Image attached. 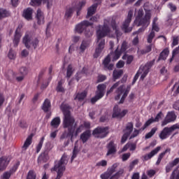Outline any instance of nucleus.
<instances>
[{"label":"nucleus","mask_w":179,"mask_h":179,"mask_svg":"<svg viewBox=\"0 0 179 179\" xmlns=\"http://www.w3.org/2000/svg\"><path fill=\"white\" fill-rule=\"evenodd\" d=\"M110 20H104L103 25L101 29H99L96 31V37H97V43L98 46L95 49V52L94 53V58H99L100 57V54L103 50H104V45H106V37L108 34H110Z\"/></svg>","instance_id":"obj_1"},{"label":"nucleus","mask_w":179,"mask_h":179,"mask_svg":"<svg viewBox=\"0 0 179 179\" xmlns=\"http://www.w3.org/2000/svg\"><path fill=\"white\" fill-rule=\"evenodd\" d=\"M71 106L68 103H62L60 106V110L64 115L63 127L68 128L69 136L72 138L75 134V129H76V123H75V117L71 115Z\"/></svg>","instance_id":"obj_2"},{"label":"nucleus","mask_w":179,"mask_h":179,"mask_svg":"<svg viewBox=\"0 0 179 179\" xmlns=\"http://www.w3.org/2000/svg\"><path fill=\"white\" fill-rule=\"evenodd\" d=\"M153 64H155L154 61H150L147 62L144 66L141 65L136 73V75L134 77L133 81H132V85H135L136 83V80L139 78V75H141V79L143 80L145 78L148 76L149 73V71L150 70V68L153 66Z\"/></svg>","instance_id":"obj_3"},{"label":"nucleus","mask_w":179,"mask_h":179,"mask_svg":"<svg viewBox=\"0 0 179 179\" xmlns=\"http://www.w3.org/2000/svg\"><path fill=\"white\" fill-rule=\"evenodd\" d=\"M22 43L28 50H29L31 47H33V48L36 50V48L38 47V43H40V41H38L37 38H34L33 39L31 36L27 33L23 37Z\"/></svg>","instance_id":"obj_4"},{"label":"nucleus","mask_w":179,"mask_h":179,"mask_svg":"<svg viewBox=\"0 0 179 179\" xmlns=\"http://www.w3.org/2000/svg\"><path fill=\"white\" fill-rule=\"evenodd\" d=\"M106 89H107V85L105 84L98 85L95 96L91 99L92 104L96 103V101H99V100L104 97V94H106Z\"/></svg>","instance_id":"obj_5"},{"label":"nucleus","mask_w":179,"mask_h":179,"mask_svg":"<svg viewBox=\"0 0 179 179\" xmlns=\"http://www.w3.org/2000/svg\"><path fill=\"white\" fill-rule=\"evenodd\" d=\"M176 129H179V124L176 123L175 124H173L170 127H164L159 134V138L162 141H164V139H167L176 131Z\"/></svg>","instance_id":"obj_6"},{"label":"nucleus","mask_w":179,"mask_h":179,"mask_svg":"<svg viewBox=\"0 0 179 179\" xmlns=\"http://www.w3.org/2000/svg\"><path fill=\"white\" fill-rule=\"evenodd\" d=\"M134 16V11L130 10L128 12V15L125 20L122 22L121 29L124 33H131L132 31V27H129L131 22L132 21V17Z\"/></svg>","instance_id":"obj_7"},{"label":"nucleus","mask_w":179,"mask_h":179,"mask_svg":"<svg viewBox=\"0 0 179 179\" xmlns=\"http://www.w3.org/2000/svg\"><path fill=\"white\" fill-rule=\"evenodd\" d=\"M151 17L152 14L149 11H147L145 14L144 17L134 20V24H136L138 27L142 26L145 27V29H146V27H148V26L150 24Z\"/></svg>","instance_id":"obj_8"},{"label":"nucleus","mask_w":179,"mask_h":179,"mask_svg":"<svg viewBox=\"0 0 179 179\" xmlns=\"http://www.w3.org/2000/svg\"><path fill=\"white\" fill-rule=\"evenodd\" d=\"M115 93L117 95L115 96V100L117 101L121 99L119 101V104H123L124 101H125V99H127V96H128V90H124V85H120L116 90Z\"/></svg>","instance_id":"obj_9"},{"label":"nucleus","mask_w":179,"mask_h":179,"mask_svg":"<svg viewBox=\"0 0 179 179\" xmlns=\"http://www.w3.org/2000/svg\"><path fill=\"white\" fill-rule=\"evenodd\" d=\"M134 131V123L132 122H128L126 124L125 129L123 130L124 134L121 139V143H125L131 134Z\"/></svg>","instance_id":"obj_10"},{"label":"nucleus","mask_w":179,"mask_h":179,"mask_svg":"<svg viewBox=\"0 0 179 179\" xmlns=\"http://www.w3.org/2000/svg\"><path fill=\"white\" fill-rule=\"evenodd\" d=\"M92 135H94L96 138H100L101 139H103V138H106V136L108 135V127H98L93 130Z\"/></svg>","instance_id":"obj_11"},{"label":"nucleus","mask_w":179,"mask_h":179,"mask_svg":"<svg viewBox=\"0 0 179 179\" xmlns=\"http://www.w3.org/2000/svg\"><path fill=\"white\" fill-rule=\"evenodd\" d=\"M177 120V115L174 110L169 111L167 113L164 120L161 123V127H166L167 124H171Z\"/></svg>","instance_id":"obj_12"},{"label":"nucleus","mask_w":179,"mask_h":179,"mask_svg":"<svg viewBox=\"0 0 179 179\" xmlns=\"http://www.w3.org/2000/svg\"><path fill=\"white\" fill-rule=\"evenodd\" d=\"M89 26H93V23L87 20H83L76 26V31L78 34H82Z\"/></svg>","instance_id":"obj_13"},{"label":"nucleus","mask_w":179,"mask_h":179,"mask_svg":"<svg viewBox=\"0 0 179 179\" xmlns=\"http://www.w3.org/2000/svg\"><path fill=\"white\" fill-rule=\"evenodd\" d=\"M164 115L163 114V112L160 111L159 113L157 114L155 116V118L151 117L148 120L145 122L143 127H142V129H146L147 127H149L151 124H153V122H159L162 118H163V116Z\"/></svg>","instance_id":"obj_14"},{"label":"nucleus","mask_w":179,"mask_h":179,"mask_svg":"<svg viewBox=\"0 0 179 179\" xmlns=\"http://www.w3.org/2000/svg\"><path fill=\"white\" fill-rule=\"evenodd\" d=\"M128 113L127 110H123L121 112V109L118 108V106H115L113 108V113L112 115L113 118H122L127 115V113Z\"/></svg>","instance_id":"obj_15"},{"label":"nucleus","mask_w":179,"mask_h":179,"mask_svg":"<svg viewBox=\"0 0 179 179\" xmlns=\"http://www.w3.org/2000/svg\"><path fill=\"white\" fill-rule=\"evenodd\" d=\"M18 73L21 76H17L15 80L17 82H22L24 80V76L29 73V69L26 66H22L19 69Z\"/></svg>","instance_id":"obj_16"},{"label":"nucleus","mask_w":179,"mask_h":179,"mask_svg":"<svg viewBox=\"0 0 179 179\" xmlns=\"http://www.w3.org/2000/svg\"><path fill=\"white\" fill-rule=\"evenodd\" d=\"M106 148L108 149L106 156H110V155H115L117 153V144L113 141L107 144Z\"/></svg>","instance_id":"obj_17"},{"label":"nucleus","mask_w":179,"mask_h":179,"mask_svg":"<svg viewBox=\"0 0 179 179\" xmlns=\"http://www.w3.org/2000/svg\"><path fill=\"white\" fill-rule=\"evenodd\" d=\"M50 153V149L45 148L44 151L38 156V163H47L50 157L48 154Z\"/></svg>","instance_id":"obj_18"},{"label":"nucleus","mask_w":179,"mask_h":179,"mask_svg":"<svg viewBox=\"0 0 179 179\" xmlns=\"http://www.w3.org/2000/svg\"><path fill=\"white\" fill-rule=\"evenodd\" d=\"M161 150H162V147L160 146L157 147L156 148L152 150L150 153L143 156L144 160L145 162H148V160H150V159H152L153 156H156V155H157Z\"/></svg>","instance_id":"obj_19"},{"label":"nucleus","mask_w":179,"mask_h":179,"mask_svg":"<svg viewBox=\"0 0 179 179\" xmlns=\"http://www.w3.org/2000/svg\"><path fill=\"white\" fill-rule=\"evenodd\" d=\"M9 162H10V159L8 157L3 156L0 158V171H3L8 167Z\"/></svg>","instance_id":"obj_20"},{"label":"nucleus","mask_w":179,"mask_h":179,"mask_svg":"<svg viewBox=\"0 0 179 179\" xmlns=\"http://www.w3.org/2000/svg\"><path fill=\"white\" fill-rule=\"evenodd\" d=\"M34 136V134H31L27 138L26 141L24 143V145L22 147V152H26L27 149L29 148V146L31 145L33 143V137Z\"/></svg>","instance_id":"obj_21"},{"label":"nucleus","mask_w":179,"mask_h":179,"mask_svg":"<svg viewBox=\"0 0 179 179\" xmlns=\"http://www.w3.org/2000/svg\"><path fill=\"white\" fill-rule=\"evenodd\" d=\"M179 163V158H176L173 161L170 162L167 164V165L165 167L166 173H170L171 170H173V168L175 167V166H177Z\"/></svg>","instance_id":"obj_22"},{"label":"nucleus","mask_w":179,"mask_h":179,"mask_svg":"<svg viewBox=\"0 0 179 179\" xmlns=\"http://www.w3.org/2000/svg\"><path fill=\"white\" fill-rule=\"evenodd\" d=\"M22 16L27 20H31V19H33V9L31 8H27V9L24 10Z\"/></svg>","instance_id":"obj_23"},{"label":"nucleus","mask_w":179,"mask_h":179,"mask_svg":"<svg viewBox=\"0 0 179 179\" xmlns=\"http://www.w3.org/2000/svg\"><path fill=\"white\" fill-rule=\"evenodd\" d=\"M21 37L22 34H20V28L17 27L15 30V34L13 39V43L15 47H17V45H19Z\"/></svg>","instance_id":"obj_24"},{"label":"nucleus","mask_w":179,"mask_h":179,"mask_svg":"<svg viewBox=\"0 0 179 179\" xmlns=\"http://www.w3.org/2000/svg\"><path fill=\"white\" fill-rule=\"evenodd\" d=\"M171 148H168L165 150V151L161 152L157 158V162H156V165L159 166V164H160V163H162V160H163V157H164V156H166V154L167 153H171Z\"/></svg>","instance_id":"obj_25"},{"label":"nucleus","mask_w":179,"mask_h":179,"mask_svg":"<svg viewBox=\"0 0 179 179\" xmlns=\"http://www.w3.org/2000/svg\"><path fill=\"white\" fill-rule=\"evenodd\" d=\"M124 74V70L122 69H115L113 72V80L115 82V80L120 79Z\"/></svg>","instance_id":"obj_26"},{"label":"nucleus","mask_w":179,"mask_h":179,"mask_svg":"<svg viewBox=\"0 0 179 179\" xmlns=\"http://www.w3.org/2000/svg\"><path fill=\"white\" fill-rule=\"evenodd\" d=\"M36 19L38 24H44V13L41 12V9L37 10Z\"/></svg>","instance_id":"obj_27"},{"label":"nucleus","mask_w":179,"mask_h":179,"mask_svg":"<svg viewBox=\"0 0 179 179\" xmlns=\"http://www.w3.org/2000/svg\"><path fill=\"white\" fill-rule=\"evenodd\" d=\"M42 110L44 111V113H48V111L51 110V101H50V99H45L42 106Z\"/></svg>","instance_id":"obj_28"},{"label":"nucleus","mask_w":179,"mask_h":179,"mask_svg":"<svg viewBox=\"0 0 179 179\" xmlns=\"http://www.w3.org/2000/svg\"><path fill=\"white\" fill-rule=\"evenodd\" d=\"M97 10V3H94L92 6H91L87 9V19L90 17V16H93L96 13V10Z\"/></svg>","instance_id":"obj_29"},{"label":"nucleus","mask_w":179,"mask_h":179,"mask_svg":"<svg viewBox=\"0 0 179 179\" xmlns=\"http://www.w3.org/2000/svg\"><path fill=\"white\" fill-rule=\"evenodd\" d=\"M92 134L90 133V131L87 130L84 131L83 134L80 135V139L83 142V143H86L87 141H89V138H90V136Z\"/></svg>","instance_id":"obj_30"},{"label":"nucleus","mask_w":179,"mask_h":179,"mask_svg":"<svg viewBox=\"0 0 179 179\" xmlns=\"http://www.w3.org/2000/svg\"><path fill=\"white\" fill-rule=\"evenodd\" d=\"M90 46V41L83 40L81 43V45H80V52L83 53L85 51H86V48H89Z\"/></svg>","instance_id":"obj_31"},{"label":"nucleus","mask_w":179,"mask_h":179,"mask_svg":"<svg viewBox=\"0 0 179 179\" xmlns=\"http://www.w3.org/2000/svg\"><path fill=\"white\" fill-rule=\"evenodd\" d=\"M61 124V118L59 117H56L53 118L50 122V126L52 128L57 129L58 127H59Z\"/></svg>","instance_id":"obj_32"},{"label":"nucleus","mask_w":179,"mask_h":179,"mask_svg":"<svg viewBox=\"0 0 179 179\" xmlns=\"http://www.w3.org/2000/svg\"><path fill=\"white\" fill-rule=\"evenodd\" d=\"M122 52L117 48L115 52H111L110 55H112V61H117V59H120V57H121Z\"/></svg>","instance_id":"obj_33"},{"label":"nucleus","mask_w":179,"mask_h":179,"mask_svg":"<svg viewBox=\"0 0 179 179\" xmlns=\"http://www.w3.org/2000/svg\"><path fill=\"white\" fill-rule=\"evenodd\" d=\"M64 85V80H60L58 83L56 87V92H57V93H64L65 92V88L63 86Z\"/></svg>","instance_id":"obj_34"},{"label":"nucleus","mask_w":179,"mask_h":179,"mask_svg":"<svg viewBox=\"0 0 179 179\" xmlns=\"http://www.w3.org/2000/svg\"><path fill=\"white\" fill-rule=\"evenodd\" d=\"M169 54H170V51L169 50V49L166 48L164 49L159 55V61H160V59H163L164 61L167 59V57H169Z\"/></svg>","instance_id":"obj_35"},{"label":"nucleus","mask_w":179,"mask_h":179,"mask_svg":"<svg viewBox=\"0 0 179 179\" xmlns=\"http://www.w3.org/2000/svg\"><path fill=\"white\" fill-rule=\"evenodd\" d=\"M10 13L5 8H0V20L5 19V17H9Z\"/></svg>","instance_id":"obj_36"},{"label":"nucleus","mask_w":179,"mask_h":179,"mask_svg":"<svg viewBox=\"0 0 179 179\" xmlns=\"http://www.w3.org/2000/svg\"><path fill=\"white\" fill-rule=\"evenodd\" d=\"M86 96H87V92L86 91H84L81 93H78L76 94L74 100H79V101H80V100H85Z\"/></svg>","instance_id":"obj_37"},{"label":"nucleus","mask_w":179,"mask_h":179,"mask_svg":"<svg viewBox=\"0 0 179 179\" xmlns=\"http://www.w3.org/2000/svg\"><path fill=\"white\" fill-rule=\"evenodd\" d=\"M122 58V59H127V62H126L127 65H131V64H132V61H134V56L129 55L127 54H124Z\"/></svg>","instance_id":"obj_38"},{"label":"nucleus","mask_w":179,"mask_h":179,"mask_svg":"<svg viewBox=\"0 0 179 179\" xmlns=\"http://www.w3.org/2000/svg\"><path fill=\"white\" fill-rule=\"evenodd\" d=\"M170 179H179V165L172 172Z\"/></svg>","instance_id":"obj_39"},{"label":"nucleus","mask_w":179,"mask_h":179,"mask_svg":"<svg viewBox=\"0 0 179 179\" xmlns=\"http://www.w3.org/2000/svg\"><path fill=\"white\" fill-rule=\"evenodd\" d=\"M86 5V1H80L76 7L77 9V16L80 15V11L82 10L83 6H85Z\"/></svg>","instance_id":"obj_40"},{"label":"nucleus","mask_w":179,"mask_h":179,"mask_svg":"<svg viewBox=\"0 0 179 179\" xmlns=\"http://www.w3.org/2000/svg\"><path fill=\"white\" fill-rule=\"evenodd\" d=\"M75 70L73 69V66H72V64H69L67 67V71H66V78L67 79H69L72 75H73V71Z\"/></svg>","instance_id":"obj_41"},{"label":"nucleus","mask_w":179,"mask_h":179,"mask_svg":"<svg viewBox=\"0 0 179 179\" xmlns=\"http://www.w3.org/2000/svg\"><path fill=\"white\" fill-rule=\"evenodd\" d=\"M157 131V127H154L151 129V131L148 133H147L145 136V139H150L153 135L156 134Z\"/></svg>","instance_id":"obj_42"},{"label":"nucleus","mask_w":179,"mask_h":179,"mask_svg":"<svg viewBox=\"0 0 179 179\" xmlns=\"http://www.w3.org/2000/svg\"><path fill=\"white\" fill-rule=\"evenodd\" d=\"M152 47H153L152 44H150L145 47V49H143L140 51L141 54L143 55L145 54H148L152 51Z\"/></svg>","instance_id":"obj_43"},{"label":"nucleus","mask_w":179,"mask_h":179,"mask_svg":"<svg viewBox=\"0 0 179 179\" xmlns=\"http://www.w3.org/2000/svg\"><path fill=\"white\" fill-rule=\"evenodd\" d=\"M36 177H37V174L36 173V171L33 170H30L27 173V179H36Z\"/></svg>","instance_id":"obj_44"},{"label":"nucleus","mask_w":179,"mask_h":179,"mask_svg":"<svg viewBox=\"0 0 179 179\" xmlns=\"http://www.w3.org/2000/svg\"><path fill=\"white\" fill-rule=\"evenodd\" d=\"M45 139V137L43 136L38 145L36 146V153H40V150H41V148H43V143H44V140Z\"/></svg>","instance_id":"obj_45"},{"label":"nucleus","mask_w":179,"mask_h":179,"mask_svg":"<svg viewBox=\"0 0 179 179\" xmlns=\"http://www.w3.org/2000/svg\"><path fill=\"white\" fill-rule=\"evenodd\" d=\"M155 36H156L155 31H151L150 34L148 36V38H147V41L149 44H152V41H153V38H155Z\"/></svg>","instance_id":"obj_46"},{"label":"nucleus","mask_w":179,"mask_h":179,"mask_svg":"<svg viewBox=\"0 0 179 179\" xmlns=\"http://www.w3.org/2000/svg\"><path fill=\"white\" fill-rule=\"evenodd\" d=\"M117 167H118V164H114L112 167L108 170L107 173H108L109 176H113V174H114V173H115V169H117Z\"/></svg>","instance_id":"obj_47"},{"label":"nucleus","mask_w":179,"mask_h":179,"mask_svg":"<svg viewBox=\"0 0 179 179\" xmlns=\"http://www.w3.org/2000/svg\"><path fill=\"white\" fill-rule=\"evenodd\" d=\"M120 86V81L115 83L113 85V86L110 87L109 90L107 91L106 94H110V93H113L114 92L115 89H117Z\"/></svg>","instance_id":"obj_48"},{"label":"nucleus","mask_w":179,"mask_h":179,"mask_svg":"<svg viewBox=\"0 0 179 179\" xmlns=\"http://www.w3.org/2000/svg\"><path fill=\"white\" fill-rule=\"evenodd\" d=\"M128 50V43L127 41H123L121 45L120 51L122 53L125 52Z\"/></svg>","instance_id":"obj_49"},{"label":"nucleus","mask_w":179,"mask_h":179,"mask_svg":"<svg viewBox=\"0 0 179 179\" xmlns=\"http://www.w3.org/2000/svg\"><path fill=\"white\" fill-rule=\"evenodd\" d=\"M111 62V55H108L103 62V66H107Z\"/></svg>","instance_id":"obj_50"},{"label":"nucleus","mask_w":179,"mask_h":179,"mask_svg":"<svg viewBox=\"0 0 179 179\" xmlns=\"http://www.w3.org/2000/svg\"><path fill=\"white\" fill-rule=\"evenodd\" d=\"M8 57L9 59H15L16 52L15 51H13V50L10 49L8 54Z\"/></svg>","instance_id":"obj_51"},{"label":"nucleus","mask_w":179,"mask_h":179,"mask_svg":"<svg viewBox=\"0 0 179 179\" xmlns=\"http://www.w3.org/2000/svg\"><path fill=\"white\" fill-rule=\"evenodd\" d=\"M110 25H111L113 30L115 31L116 34H118V28L117 26V22H115V20H111Z\"/></svg>","instance_id":"obj_52"},{"label":"nucleus","mask_w":179,"mask_h":179,"mask_svg":"<svg viewBox=\"0 0 179 179\" xmlns=\"http://www.w3.org/2000/svg\"><path fill=\"white\" fill-rule=\"evenodd\" d=\"M75 9L73 8H69L66 10L65 16L66 17H71Z\"/></svg>","instance_id":"obj_53"},{"label":"nucleus","mask_w":179,"mask_h":179,"mask_svg":"<svg viewBox=\"0 0 179 179\" xmlns=\"http://www.w3.org/2000/svg\"><path fill=\"white\" fill-rule=\"evenodd\" d=\"M19 166H20V162H17L8 171L14 174V173H16L17 169H19Z\"/></svg>","instance_id":"obj_54"},{"label":"nucleus","mask_w":179,"mask_h":179,"mask_svg":"<svg viewBox=\"0 0 179 179\" xmlns=\"http://www.w3.org/2000/svg\"><path fill=\"white\" fill-rule=\"evenodd\" d=\"M85 37L90 38L93 36V31L89 29V27L84 31Z\"/></svg>","instance_id":"obj_55"},{"label":"nucleus","mask_w":179,"mask_h":179,"mask_svg":"<svg viewBox=\"0 0 179 179\" xmlns=\"http://www.w3.org/2000/svg\"><path fill=\"white\" fill-rule=\"evenodd\" d=\"M83 129V124L80 125L76 130H74L73 136H78Z\"/></svg>","instance_id":"obj_56"},{"label":"nucleus","mask_w":179,"mask_h":179,"mask_svg":"<svg viewBox=\"0 0 179 179\" xmlns=\"http://www.w3.org/2000/svg\"><path fill=\"white\" fill-rule=\"evenodd\" d=\"M87 70L86 69V67H84L82 69L81 72H78V73H76V79L77 82H79V80H80L81 77L79 76V75H80V73H87Z\"/></svg>","instance_id":"obj_57"},{"label":"nucleus","mask_w":179,"mask_h":179,"mask_svg":"<svg viewBox=\"0 0 179 179\" xmlns=\"http://www.w3.org/2000/svg\"><path fill=\"white\" fill-rule=\"evenodd\" d=\"M141 131H143V129H142V128L140 130L135 129L133 134L130 136V139H134V138H136V136L139 135V132H141Z\"/></svg>","instance_id":"obj_58"},{"label":"nucleus","mask_w":179,"mask_h":179,"mask_svg":"<svg viewBox=\"0 0 179 179\" xmlns=\"http://www.w3.org/2000/svg\"><path fill=\"white\" fill-rule=\"evenodd\" d=\"M78 153H79V150H78V148L75 146L73 150V155L71 157V163H72V162H73V159L76 157V156H78Z\"/></svg>","instance_id":"obj_59"},{"label":"nucleus","mask_w":179,"mask_h":179,"mask_svg":"<svg viewBox=\"0 0 179 179\" xmlns=\"http://www.w3.org/2000/svg\"><path fill=\"white\" fill-rule=\"evenodd\" d=\"M147 175L150 178H152V177H155V176H156V171L155 169H150L147 171Z\"/></svg>","instance_id":"obj_60"},{"label":"nucleus","mask_w":179,"mask_h":179,"mask_svg":"<svg viewBox=\"0 0 179 179\" xmlns=\"http://www.w3.org/2000/svg\"><path fill=\"white\" fill-rule=\"evenodd\" d=\"M12 173L8 171H6L3 173L2 179H9L10 178V176H12Z\"/></svg>","instance_id":"obj_61"},{"label":"nucleus","mask_w":179,"mask_h":179,"mask_svg":"<svg viewBox=\"0 0 179 179\" xmlns=\"http://www.w3.org/2000/svg\"><path fill=\"white\" fill-rule=\"evenodd\" d=\"M129 157H131V153L129 152L124 153L122 155V162H127V160H128Z\"/></svg>","instance_id":"obj_62"},{"label":"nucleus","mask_w":179,"mask_h":179,"mask_svg":"<svg viewBox=\"0 0 179 179\" xmlns=\"http://www.w3.org/2000/svg\"><path fill=\"white\" fill-rule=\"evenodd\" d=\"M107 79V77L104 75H99L98 76L97 83H100L101 82H104Z\"/></svg>","instance_id":"obj_63"},{"label":"nucleus","mask_w":179,"mask_h":179,"mask_svg":"<svg viewBox=\"0 0 179 179\" xmlns=\"http://www.w3.org/2000/svg\"><path fill=\"white\" fill-rule=\"evenodd\" d=\"M20 128H22L23 129L27 128V127H29V125L27 124V122L24 120H21L20 122Z\"/></svg>","instance_id":"obj_64"}]
</instances>
